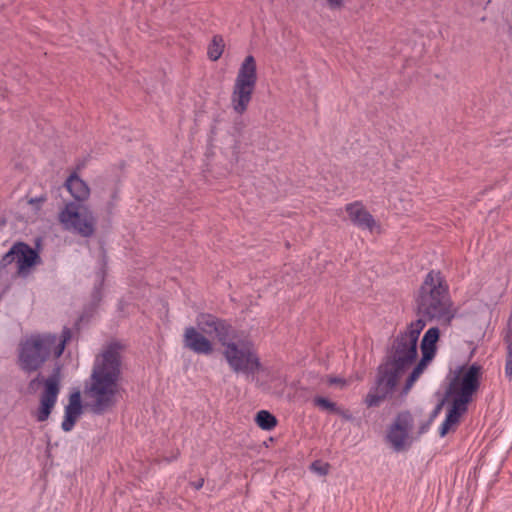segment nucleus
Here are the masks:
<instances>
[{
	"mask_svg": "<svg viewBox=\"0 0 512 512\" xmlns=\"http://www.w3.org/2000/svg\"><path fill=\"white\" fill-rule=\"evenodd\" d=\"M82 412L81 394L80 391H75L70 394L69 401L65 407L64 419L61 427L65 432L73 429L78 417Z\"/></svg>",
	"mask_w": 512,
	"mask_h": 512,
	"instance_id": "nucleus-17",
	"label": "nucleus"
},
{
	"mask_svg": "<svg viewBox=\"0 0 512 512\" xmlns=\"http://www.w3.org/2000/svg\"><path fill=\"white\" fill-rule=\"evenodd\" d=\"M314 403H315V405H317L318 407H320L324 410L339 413V409H338L336 403H334L324 397H315Z\"/></svg>",
	"mask_w": 512,
	"mask_h": 512,
	"instance_id": "nucleus-23",
	"label": "nucleus"
},
{
	"mask_svg": "<svg viewBox=\"0 0 512 512\" xmlns=\"http://www.w3.org/2000/svg\"><path fill=\"white\" fill-rule=\"evenodd\" d=\"M419 319L436 320L449 326L457 309L449 293V285L440 271L431 270L424 278L415 295Z\"/></svg>",
	"mask_w": 512,
	"mask_h": 512,
	"instance_id": "nucleus-3",
	"label": "nucleus"
},
{
	"mask_svg": "<svg viewBox=\"0 0 512 512\" xmlns=\"http://www.w3.org/2000/svg\"><path fill=\"white\" fill-rule=\"evenodd\" d=\"M256 84V60L252 55H248L238 69L230 97L231 107L236 114L243 115L247 111Z\"/></svg>",
	"mask_w": 512,
	"mask_h": 512,
	"instance_id": "nucleus-6",
	"label": "nucleus"
},
{
	"mask_svg": "<svg viewBox=\"0 0 512 512\" xmlns=\"http://www.w3.org/2000/svg\"><path fill=\"white\" fill-rule=\"evenodd\" d=\"M122 349L119 342H111L94 360L84 390L88 407L94 414H104L117 403L122 379Z\"/></svg>",
	"mask_w": 512,
	"mask_h": 512,
	"instance_id": "nucleus-2",
	"label": "nucleus"
},
{
	"mask_svg": "<svg viewBox=\"0 0 512 512\" xmlns=\"http://www.w3.org/2000/svg\"><path fill=\"white\" fill-rule=\"evenodd\" d=\"M439 335L440 331L437 327H431L425 332L420 345L422 357L420 361L416 363L406 379L403 389L404 394H407L410 391L414 383L420 378L428 364L435 357Z\"/></svg>",
	"mask_w": 512,
	"mask_h": 512,
	"instance_id": "nucleus-8",
	"label": "nucleus"
},
{
	"mask_svg": "<svg viewBox=\"0 0 512 512\" xmlns=\"http://www.w3.org/2000/svg\"><path fill=\"white\" fill-rule=\"evenodd\" d=\"M327 382L329 385H337L341 388H344L349 384V380L340 377H329Z\"/></svg>",
	"mask_w": 512,
	"mask_h": 512,
	"instance_id": "nucleus-25",
	"label": "nucleus"
},
{
	"mask_svg": "<svg viewBox=\"0 0 512 512\" xmlns=\"http://www.w3.org/2000/svg\"><path fill=\"white\" fill-rule=\"evenodd\" d=\"M221 346L223 357L234 373H243L255 380V375L265 370L257 348L250 339L233 340L229 336Z\"/></svg>",
	"mask_w": 512,
	"mask_h": 512,
	"instance_id": "nucleus-5",
	"label": "nucleus"
},
{
	"mask_svg": "<svg viewBox=\"0 0 512 512\" xmlns=\"http://www.w3.org/2000/svg\"><path fill=\"white\" fill-rule=\"evenodd\" d=\"M70 339L71 331L68 328L60 336L50 333L27 336L19 344L20 367L28 372L37 370L50 357H60Z\"/></svg>",
	"mask_w": 512,
	"mask_h": 512,
	"instance_id": "nucleus-4",
	"label": "nucleus"
},
{
	"mask_svg": "<svg viewBox=\"0 0 512 512\" xmlns=\"http://www.w3.org/2000/svg\"><path fill=\"white\" fill-rule=\"evenodd\" d=\"M311 470L319 475H326L329 472V465L315 461L311 464Z\"/></svg>",
	"mask_w": 512,
	"mask_h": 512,
	"instance_id": "nucleus-24",
	"label": "nucleus"
},
{
	"mask_svg": "<svg viewBox=\"0 0 512 512\" xmlns=\"http://www.w3.org/2000/svg\"><path fill=\"white\" fill-rule=\"evenodd\" d=\"M63 230L84 238L95 232L96 218L88 206L73 201L66 202L57 216Z\"/></svg>",
	"mask_w": 512,
	"mask_h": 512,
	"instance_id": "nucleus-7",
	"label": "nucleus"
},
{
	"mask_svg": "<svg viewBox=\"0 0 512 512\" xmlns=\"http://www.w3.org/2000/svg\"><path fill=\"white\" fill-rule=\"evenodd\" d=\"M481 375V368L478 365H471L463 374L460 382V389L455 398L462 399V401L469 403L472 395L479 387V379Z\"/></svg>",
	"mask_w": 512,
	"mask_h": 512,
	"instance_id": "nucleus-14",
	"label": "nucleus"
},
{
	"mask_svg": "<svg viewBox=\"0 0 512 512\" xmlns=\"http://www.w3.org/2000/svg\"><path fill=\"white\" fill-rule=\"evenodd\" d=\"M60 377L58 371L48 377L44 382V391L40 398V407L36 413L37 421L44 422L48 419L57 401L60 391Z\"/></svg>",
	"mask_w": 512,
	"mask_h": 512,
	"instance_id": "nucleus-10",
	"label": "nucleus"
},
{
	"mask_svg": "<svg viewBox=\"0 0 512 512\" xmlns=\"http://www.w3.org/2000/svg\"><path fill=\"white\" fill-rule=\"evenodd\" d=\"M467 405L468 403L462 401V399H453L446 418L439 428V434L441 437L447 435L459 424L461 416L467 411Z\"/></svg>",
	"mask_w": 512,
	"mask_h": 512,
	"instance_id": "nucleus-15",
	"label": "nucleus"
},
{
	"mask_svg": "<svg viewBox=\"0 0 512 512\" xmlns=\"http://www.w3.org/2000/svg\"><path fill=\"white\" fill-rule=\"evenodd\" d=\"M40 261L38 253L29 245L19 242L17 268L20 276H27L30 269Z\"/></svg>",
	"mask_w": 512,
	"mask_h": 512,
	"instance_id": "nucleus-18",
	"label": "nucleus"
},
{
	"mask_svg": "<svg viewBox=\"0 0 512 512\" xmlns=\"http://www.w3.org/2000/svg\"><path fill=\"white\" fill-rule=\"evenodd\" d=\"M440 409H441V405H438L434 411V416L437 415V413L439 412Z\"/></svg>",
	"mask_w": 512,
	"mask_h": 512,
	"instance_id": "nucleus-29",
	"label": "nucleus"
},
{
	"mask_svg": "<svg viewBox=\"0 0 512 512\" xmlns=\"http://www.w3.org/2000/svg\"><path fill=\"white\" fill-rule=\"evenodd\" d=\"M65 187L74 202L82 204L90 196V188L76 173L71 174L65 181Z\"/></svg>",
	"mask_w": 512,
	"mask_h": 512,
	"instance_id": "nucleus-19",
	"label": "nucleus"
},
{
	"mask_svg": "<svg viewBox=\"0 0 512 512\" xmlns=\"http://www.w3.org/2000/svg\"><path fill=\"white\" fill-rule=\"evenodd\" d=\"M255 421L257 425L264 430H272L277 424L276 418L266 410L259 411Z\"/></svg>",
	"mask_w": 512,
	"mask_h": 512,
	"instance_id": "nucleus-20",
	"label": "nucleus"
},
{
	"mask_svg": "<svg viewBox=\"0 0 512 512\" xmlns=\"http://www.w3.org/2000/svg\"><path fill=\"white\" fill-rule=\"evenodd\" d=\"M327 2L331 9L340 8L343 4V0H327Z\"/></svg>",
	"mask_w": 512,
	"mask_h": 512,
	"instance_id": "nucleus-26",
	"label": "nucleus"
},
{
	"mask_svg": "<svg viewBox=\"0 0 512 512\" xmlns=\"http://www.w3.org/2000/svg\"><path fill=\"white\" fill-rule=\"evenodd\" d=\"M425 326V320L417 319L395 338L388 360L378 369L375 386L365 397L367 407L379 406L393 392L398 379L415 364L419 335Z\"/></svg>",
	"mask_w": 512,
	"mask_h": 512,
	"instance_id": "nucleus-1",
	"label": "nucleus"
},
{
	"mask_svg": "<svg viewBox=\"0 0 512 512\" xmlns=\"http://www.w3.org/2000/svg\"><path fill=\"white\" fill-rule=\"evenodd\" d=\"M467 405L468 403L462 401V399H453L446 418L439 428V434L441 437L447 435L459 424L461 416L467 411Z\"/></svg>",
	"mask_w": 512,
	"mask_h": 512,
	"instance_id": "nucleus-16",
	"label": "nucleus"
},
{
	"mask_svg": "<svg viewBox=\"0 0 512 512\" xmlns=\"http://www.w3.org/2000/svg\"><path fill=\"white\" fill-rule=\"evenodd\" d=\"M205 335L193 326L186 327L183 334L184 347L196 354H212L214 350L213 343Z\"/></svg>",
	"mask_w": 512,
	"mask_h": 512,
	"instance_id": "nucleus-12",
	"label": "nucleus"
},
{
	"mask_svg": "<svg viewBox=\"0 0 512 512\" xmlns=\"http://www.w3.org/2000/svg\"><path fill=\"white\" fill-rule=\"evenodd\" d=\"M224 46L223 38L219 35H215L208 47V57L213 61L218 60L224 51Z\"/></svg>",
	"mask_w": 512,
	"mask_h": 512,
	"instance_id": "nucleus-21",
	"label": "nucleus"
},
{
	"mask_svg": "<svg viewBox=\"0 0 512 512\" xmlns=\"http://www.w3.org/2000/svg\"><path fill=\"white\" fill-rule=\"evenodd\" d=\"M44 201H45L44 197H36V198H31L29 200V203L38 208Z\"/></svg>",
	"mask_w": 512,
	"mask_h": 512,
	"instance_id": "nucleus-27",
	"label": "nucleus"
},
{
	"mask_svg": "<svg viewBox=\"0 0 512 512\" xmlns=\"http://www.w3.org/2000/svg\"><path fill=\"white\" fill-rule=\"evenodd\" d=\"M19 248V243L14 244L11 249L3 255L0 261V268H5L10 265L12 262H17V251Z\"/></svg>",
	"mask_w": 512,
	"mask_h": 512,
	"instance_id": "nucleus-22",
	"label": "nucleus"
},
{
	"mask_svg": "<svg viewBox=\"0 0 512 512\" xmlns=\"http://www.w3.org/2000/svg\"><path fill=\"white\" fill-rule=\"evenodd\" d=\"M413 419L409 412H401L387 433V440L395 451L406 448L409 439V431L412 428Z\"/></svg>",
	"mask_w": 512,
	"mask_h": 512,
	"instance_id": "nucleus-9",
	"label": "nucleus"
},
{
	"mask_svg": "<svg viewBox=\"0 0 512 512\" xmlns=\"http://www.w3.org/2000/svg\"><path fill=\"white\" fill-rule=\"evenodd\" d=\"M203 484H204V479H199L195 482H191L190 485L195 489V490H199L203 487Z\"/></svg>",
	"mask_w": 512,
	"mask_h": 512,
	"instance_id": "nucleus-28",
	"label": "nucleus"
},
{
	"mask_svg": "<svg viewBox=\"0 0 512 512\" xmlns=\"http://www.w3.org/2000/svg\"><path fill=\"white\" fill-rule=\"evenodd\" d=\"M197 329L206 335H214L220 344L230 336L231 326L212 314L202 313L196 318Z\"/></svg>",
	"mask_w": 512,
	"mask_h": 512,
	"instance_id": "nucleus-11",
	"label": "nucleus"
},
{
	"mask_svg": "<svg viewBox=\"0 0 512 512\" xmlns=\"http://www.w3.org/2000/svg\"><path fill=\"white\" fill-rule=\"evenodd\" d=\"M350 221L360 229L373 231L377 223L360 201L349 203L345 206Z\"/></svg>",
	"mask_w": 512,
	"mask_h": 512,
	"instance_id": "nucleus-13",
	"label": "nucleus"
}]
</instances>
